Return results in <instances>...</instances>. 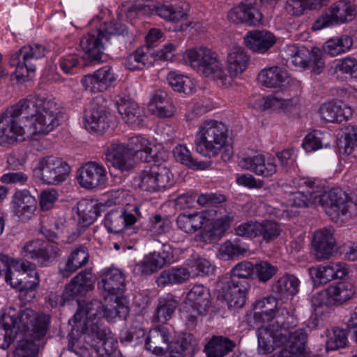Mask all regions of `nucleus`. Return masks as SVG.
I'll list each match as a JSON object with an SVG mask.
<instances>
[{"label": "nucleus", "instance_id": "nucleus-10", "mask_svg": "<svg viewBox=\"0 0 357 357\" xmlns=\"http://www.w3.org/2000/svg\"><path fill=\"white\" fill-rule=\"evenodd\" d=\"M142 217L140 206L138 205L118 208L105 215L104 225L109 232L119 234L123 238L126 239L127 236L137 233L135 225Z\"/></svg>", "mask_w": 357, "mask_h": 357}, {"label": "nucleus", "instance_id": "nucleus-38", "mask_svg": "<svg viewBox=\"0 0 357 357\" xmlns=\"http://www.w3.org/2000/svg\"><path fill=\"white\" fill-rule=\"evenodd\" d=\"M101 31H93L80 40V47L92 60L100 61L104 50Z\"/></svg>", "mask_w": 357, "mask_h": 357}, {"label": "nucleus", "instance_id": "nucleus-43", "mask_svg": "<svg viewBox=\"0 0 357 357\" xmlns=\"http://www.w3.org/2000/svg\"><path fill=\"white\" fill-rule=\"evenodd\" d=\"M191 275L188 268L184 266H174L163 271L157 279L158 286L179 284L187 281Z\"/></svg>", "mask_w": 357, "mask_h": 357}, {"label": "nucleus", "instance_id": "nucleus-61", "mask_svg": "<svg viewBox=\"0 0 357 357\" xmlns=\"http://www.w3.org/2000/svg\"><path fill=\"white\" fill-rule=\"evenodd\" d=\"M278 268L267 261H260L255 265V271L260 282L269 280L276 273Z\"/></svg>", "mask_w": 357, "mask_h": 357}, {"label": "nucleus", "instance_id": "nucleus-33", "mask_svg": "<svg viewBox=\"0 0 357 357\" xmlns=\"http://www.w3.org/2000/svg\"><path fill=\"white\" fill-rule=\"evenodd\" d=\"M174 261V255L171 247L164 244L160 251L149 253L142 263V271L151 274L167 264Z\"/></svg>", "mask_w": 357, "mask_h": 357}, {"label": "nucleus", "instance_id": "nucleus-34", "mask_svg": "<svg viewBox=\"0 0 357 357\" xmlns=\"http://www.w3.org/2000/svg\"><path fill=\"white\" fill-rule=\"evenodd\" d=\"M170 334L165 328H156L149 331L146 338L145 347L155 355L162 354L171 346Z\"/></svg>", "mask_w": 357, "mask_h": 357}, {"label": "nucleus", "instance_id": "nucleus-13", "mask_svg": "<svg viewBox=\"0 0 357 357\" xmlns=\"http://www.w3.org/2000/svg\"><path fill=\"white\" fill-rule=\"evenodd\" d=\"M356 14V6L349 0L335 1L317 19L313 29L320 30L351 22L354 19Z\"/></svg>", "mask_w": 357, "mask_h": 357}, {"label": "nucleus", "instance_id": "nucleus-6", "mask_svg": "<svg viewBox=\"0 0 357 357\" xmlns=\"http://www.w3.org/2000/svg\"><path fill=\"white\" fill-rule=\"evenodd\" d=\"M195 146L198 153L208 158L222 153L223 160H229L233 154L229 143L227 126L213 119L203 121L195 133Z\"/></svg>", "mask_w": 357, "mask_h": 357}, {"label": "nucleus", "instance_id": "nucleus-27", "mask_svg": "<svg viewBox=\"0 0 357 357\" xmlns=\"http://www.w3.org/2000/svg\"><path fill=\"white\" fill-rule=\"evenodd\" d=\"M116 102L119 113L126 124L135 128L143 123L144 113L136 102L122 96H118Z\"/></svg>", "mask_w": 357, "mask_h": 357}, {"label": "nucleus", "instance_id": "nucleus-47", "mask_svg": "<svg viewBox=\"0 0 357 357\" xmlns=\"http://www.w3.org/2000/svg\"><path fill=\"white\" fill-rule=\"evenodd\" d=\"M330 138L331 135L328 132L316 130L308 133L304 137L302 146L307 152L315 151L330 146Z\"/></svg>", "mask_w": 357, "mask_h": 357}, {"label": "nucleus", "instance_id": "nucleus-62", "mask_svg": "<svg viewBox=\"0 0 357 357\" xmlns=\"http://www.w3.org/2000/svg\"><path fill=\"white\" fill-rule=\"evenodd\" d=\"M259 222L248 221L239 225L236 228V234L242 237L253 238L259 234Z\"/></svg>", "mask_w": 357, "mask_h": 357}, {"label": "nucleus", "instance_id": "nucleus-60", "mask_svg": "<svg viewBox=\"0 0 357 357\" xmlns=\"http://www.w3.org/2000/svg\"><path fill=\"white\" fill-rule=\"evenodd\" d=\"M335 69L353 78H357V59L351 56L341 59L337 61Z\"/></svg>", "mask_w": 357, "mask_h": 357}, {"label": "nucleus", "instance_id": "nucleus-24", "mask_svg": "<svg viewBox=\"0 0 357 357\" xmlns=\"http://www.w3.org/2000/svg\"><path fill=\"white\" fill-rule=\"evenodd\" d=\"M278 300L274 296H269L257 300L255 305V313L252 317L248 314V322L250 326L270 321L278 314Z\"/></svg>", "mask_w": 357, "mask_h": 357}, {"label": "nucleus", "instance_id": "nucleus-28", "mask_svg": "<svg viewBox=\"0 0 357 357\" xmlns=\"http://www.w3.org/2000/svg\"><path fill=\"white\" fill-rule=\"evenodd\" d=\"M244 43L252 52L264 54L275 44L276 38L268 31L252 30L247 32L244 36Z\"/></svg>", "mask_w": 357, "mask_h": 357}, {"label": "nucleus", "instance_id": "nucleus-29", "mask_svg": "<svg viewBox=\"0 0 357 357\" xmlns=\"http://www.w3.org/2000/svg\"><path fill=\"white\" fill-rule=\"evenodd\" d=\"M296 104V99L284 98L278 93L268 96L266 98L256 96L250 100V105L257 109H273L284 112L289 111Z\"/></svg>", "mask_w": 357, "mask_h": 357}, {"label": "nucleus", "instance_id": "nucleus-4", "mask_svg": "<svg viewBox=\"0 0 357 357\" xmlns=\"http://www.w3.org/2000/svg\"><path fill=\"white\" fill-rule=\"evenodd\" d=\"M236 213L221 206L202 212L181 213L176 218L178 228L187 233L194 234L201 230L199 241L211 243L219 241L234 221Z\"/></svg>", "mask_w": 357, "mask_h": 357}, {"label": "nucleus", "instance_id": "nucleus-3", "mask_svg": "<svg viewBox=\"0 0 357 357\" xmlns=\"http://www.w3.org/2000/svg\"><path fill=\"white\" fill-rule=\"evenodd\" d=\"M48 242L35 239L26 242L21 249V255L26 260L14 261L1 270L5 282L13 289L19 291L34 289L39 284V275L35 266L47 267L50 266L61 255L58 245L53 243L56 238L54 232L45 234Z\"/></svg>", "mask_w": 357, "mask_h": 357}, {"label": "nucleus", "instance_id": "nucleus-25", "mask_svg": "<svg viewBox=\"0 0 357 357\" xmlns=\"http://www.w3.org/2000/svg\"><path fill=\"white\" fill-rule=\"evenodd\" d=\"M335 239L332 227L316 231L313 236L312 247L319 260L328 259L335 252Z\"/></svg>", "mask_w": 357, "mask_h": 357}, {"label": "nucleus", "instance_id": "nucleus-30", "mask_svg": "<svg viewBox=\"0 0 357 357\" xmlns=\"http://www.w3.org/2000/svg\"><path fill=\"white\" fill-rule=\"evenodd\" d=\"M250 287L248 280L230 279L227 282L224 297L227 301L228 307L231 309L242 307L246 301V293Z\"/></svg>", "mask_w": 357, "mask_h": 357}, {"label": "nucleus", "instance_id": "nucleus-50", "mask_svg": "<svg viewBox=\"0 0 357 357\" xmlns=\"http://www.w3.org/2000/svg\"><path fill=\"white\" fill-rule=\"evenodd\" d=\"M178 305V301L172 295L160 298L155 319L160 323H165L171 319Z\"/></svg>", "mask_w": 357, "mask_h": 357}, {"label": "nucleus", "instance_id": "nucleus-42", "mask_svg": "<svg viewBox=\"0 0 357 357\" xmlns=\"http://www.w3.org/2000/svg\"><path fill=\"white\" fill-rule=\"evenodd\" d=\"M300 281L293 275L280 277L272 285V292L280 298L296 295L299 290Z\"/></svg>", "mask_w": 357, "mask_h": 357}, {"label": "nucleus", "instance_id": "nucleus-26", "mask_svg": "<svg viewBox=\"0 0 357 357\" xmlns=\"http://www.w3.org/2000/svg\"><path fill=\"white\" fill-rule=\"evenodd\" d=\"M349 273L347 264L341 261L331 262L327 266H319L310 268V274L314 283L326 284L336 279L345 277Z\"/></svg>", "mask_w": 357, "mask_h": 357}, {"label": "nucleus", "instance_id": "nucleus-31", "mask_svg": "<svg viewBox=\"0 0 357 357\" xmlns=\"http://www.w3.org/2000/svg\"><path fill=\"white\" fill-rule=\"evenodd\" d=\"M319 113L322 119L332 123H342L353 114L352 109L341 100H333L323 104Z\"/></svg>", "mask_w": 357, "mask_h": 357}, {"label": "nucleus", "instance_id": "nucleus-45", "mask_svg": "<svg viewBox=\"0 0 357 357\" xmlns=\"http://www.w3.org/2000/svg\"><path fill=\"white\" fill-rule=\"evenodd\" d=\"M105 204L100 202L96 204L87 202H81L77 205L78 221L83 227H88L104 211Z\"/></svg>", "mask_w": 357, "mask_h": 357}, {"label": "nucleus", "instance_id": "nucleus-40", "mask_svg": "<svg viewBox=\"0 0 357 357\" xmlns=\"http://www.w3.org/2000/svg\"><path fill=\"white\" fill-rule=\"evenodd\" d=\"M89 255L85 246L76 248L70 254L68 260L60 266L59 271L63 277H68L78 268L85 265L89 260Z\"/></svg>", "mask_w": 357, "mask_h": 357}, {"label": "nucleus", "instance_id": "nucleus-35", "mask_svg": "<svg viewBox=\"0 0 357 357\" xmlns=\"http://www.w3.org/2000/svg\"><path fill=\"white\" fill-rule=\"evenodd\" d=\"M13 212L20 218H29L36 208V199L26 190L15 192L13 197Z\"/></svg>", "mask_w": 357, "mask_h": 357}, {"label": "nucleus", "instance_id": "nucleus-63", "mask_svg": "<svg viewBox=\"0 0 357 357\" xmlns=\"http://www.w3.org/2000/svg\"><path fill=\"white\" fill-rule=\"evenodd\" d=\"M28 180V175L23 172H10L3 174L0 178V181L7 185H24Z\"/></svg>", "mask_w": 357, "mask_h": 357}, {"label": "nucleus", "instance_id": "nucleus-51", "mask_svg": "<svg viewBox=\"0 0 357 357\" xmlns=\"http://www.w3.org/2000/svg\"><path fill=\"white\" fill-rule=\"evenodd\" d=\"M328 0H287L285 5L287 12L291 15H301L307 9L312 10L324 6Z\"/></svg>", "mask_w": 357, "mask_h": 357}, {"label": "nucleus", "instance_id": "nucleus-9", "mask_svg": "<svg viewBox=\"0 0 357 357\" xmlns=\"http://www.w3.org/2000/svg\"><path fill=\"white\" fill-rule=\"evenodd\" d=\"M47 52L45 45L33 43L10 54L9 65L15 68L13 75L18 82H26L31 78L36 69L34 61L43 58Z\"/></svg>", "mask_w": 357, "mask_h": 357}, {"label": "nucleus", "instance_id": "nucleus-57", "mask_svg": "<svg viewBox=\"0 0 357 357\" xmlns=\"http://www.w3.org/2000/svg\"><path fill=\"white\" fill-rule=\"evenodd\" d=\"M255 272V266L248 261H243L237 264L231 271V276L230 279L236 280H247L252 277Z\"/></svg>", "mask_w": 357, "mask_h": 357}, {"label": "nucleus", "instance_id": "nucleus-53", "mask_svg": "<svg viewBox=\"0 0 357 357\" xmlns=\"http://www.w3.org/2000/svg\"><path fill=\"white\" fill-rule=\"evenodd\" d=\"M248 250V248L238 239H235L223 243L220 247L219 255L222 259L229 260L243 255Z\"/></svg>", "mask_w": 357, "mask_h": 357}, {"label": "nucleus", "instance_id": "nucleus-56", "mask_svg": "<svg viewBox=\"0 0 357 357\" xmlns=\"http://www.w3.org/2000/svg\"><path fill=\"white\" fill-rule=\"evenodd\" d=\"M259 230L258 237H261L266 242L275 240L282 232L280 225L275 222L268 220L260 222Z\"/></svg>", "mask_w": 357, "mask_h": 357}, {"label": "nucleus", "instance_id": "nucleus-39", "mask_svg": "<svg viewBox=\"0 0 357 357\" xmlns=\"http://www.w3.org/2000/svg\"><path fill=\"white\" fill-rule=\"evenodd\" d=\"M287 72L278 66L262 70L258 75V80L265 86L276 88L284 86L289 82Z\"/></svg>", "mask_w": 357, "mask_h": 357}, {"label": "nucleus", "instance_id": "nucleus-48", "mask_svg": "<svg viewBox=\"0 0 357 357\" xmlns=\"http://www.w3.org/2000/svg\"><path fill=\"white\" fill-rule=\"evenodd\" d=\"M167 79L169 84L176 91L182 92L186 95L192 94L195 91V84L193 80L176 71L169 73Z\"/></svg>", "mask_w": 357, "mask_h": 357}, {"label": "nucleus", "instance_id": "nucleus-59", "mask_svg": "<svg viewBox=\"0 0 357 357\" xmlns=\"http://www.w3.org/2000/svg\"><path fill=\"white\" fill-rule=\"evenodd\" d=\"M81 59L76 54H66L59 59L60 69L66 74L73 73L81 64Z\"/></svg>", "mask_w": 357, "mask_h": 357}, {"label": "nucleus", "instance_id": "nucleus-52", "mask_svg": "<svg viewBox=\"0 0 357 357\" xmlns=\"http://www.w3.org/2000/svg\"><path fill=\"white\" fill-rule=\"evenodd\" d=\"M277 321V325L271 324L275 328H278L280 330H289L296 326L298 324V319L296 316L294 314V310H289L285 306H280L278 309V314L275 317Z\"/></svg>", "mask_w": 357, "mask_h": 357}, {"label": "nucleus", "instance_id": "nucleus-49", "mask_svg": "<svg viewBox=\"0 0 357 357\" xmlns=\"http://www.w3.org/2000/svg\"><path fill=\"white\" fill-rule=\"evenodd\" d=\"M147 47L137 48L126 59L124 65L130 70H140L151 65Z\"/></svg>", "mask_w": 357, "mask_h": 357}, {"label": "nucleus", "instance_id": "nucleus-12", "mask_svg": "<svg viewBox=\"0 0 357 357\" xmlns=\"http://www.w3.org/2000/svg\"><path fill=\"white\" fill-rule=\"evenodd\" d=\"M355 291V287L351 282H338L317 292L312 298V303L314 307L338 306L350 300Z\"/></svg>", "mask_w": 357, "mask_h": 357}, {"label": "nucleus", "instance_id": "nucleus-19", "mask_svg": "<svg viewBox=\"0 0 357 357\" xmlns=\"http://www.w3.org/2000/svg\"><path fill=\"white\" fill-rule=\"evenodd\" d=\"M110 122V113L95 100L84 110V126L89 132L102 133L109 127Z\"/></svg>", "mask_w": 357, "mask_h": 357}, {"label": "nucleus", "instance_id": "nucleus-11", "mask_svg": "<svg viewBox=\"0 0 357 357\" xmlns=\"http://www.w3.org/2000/svg\"><path fill=\"white\" fill-rule=\"evenodd\" d=\"M281 55L288 66L311 69L315 74H319L324 68L321 51L317 48L310 52L304 46L289 44L282 49Z\"/></svg>", "mask_w": 357, "mask_h": 357}, {"label": "nucleus", "instance_id": "nucleus-54", "mask_svg": "<svg viewBox=\"0 0 357 357\" xmlns=\"http://www.w3.org/2000/svg\"><path fill=\"white\" fill-rule=\"evenodd\" d=\"M176 161L194 169H204V163L197 162L192 158L190 150L184 145H177L173 150Z\"/></svg>", "mask_w": 357, "mask_h": 357}, {"label": "nucleus", "instance_id": "nucleus-16", "mask_svg": "<svg viewBox=\"0 0 357 357\" xmlns=\"http://www.w3.org/2000/svg\"><path fill=\"white\" fill-rule=\"evenodd\" d=\"M227 17L235 24L256 26L262 24L264 16L259 7L258 0H244L229 10Z\"/></svg>", "mask_w": 357, "mask_h": 357}, {"label": "nucleus", "instance_id": "nucleus-58", "mask_svg": "<svg viewBox=\"0 0 357 357\" xmlns=\"http://www.w3.org/2000/svg\"><path fill=\"white\" fill-rule=\"evenodd\" d=\"M38 346L31 340L19 342L14 352V357H37Z\"/></svg>", "mask_w": 357, "mask_h": 357}, {"label": "nucleus", "instance_id": "nucleus-20", "mask_svg": "<svg viewBox=\"0 0 357 357\" xmlns=\"http://www.w3.org/2000/svg\"><path fill=\"white\" fill-rule=\"evenodd\" d=\"M93 284L92 273L89 270L81 271L66 285L62 295L57 298L56 305H63L75 296L87 292L93 287Z\"/></svg>", "mask_w": 357, "mask_h": 357}, {"label": "nucleus", "instance_id": "nucleus-15", "mask_svg": "<svg viewBox=\"0 0 357 357\" xmlns=\"http://www.w3.org/2000/svg\"><path fill=\"white\" fill-rule=\"evenodd\" d=\"M172 178V174L169 168L154 164L142 171L137 180L142 190L153 192L170 185Z\"/></svg>", "mask_w": 357, "mask_h": 357}, {"label": "nucleus", "instance_id": "nucleus-32", "mask_svg": "<svg viewBox=\"0 0 357 357\" xmlns=\"http://www.w3.org/2000/svg\"><path fill=\"white\" fill-rule=\"evenodd\" d=\"M133 158H139L144 162H150L155 159V145L142 135L130 137L124 142Z\"/></svg>", "mask_w": 357, "mask_h": 357}, {"label": "nucleus", "instance_id": "nucleus-41", "mask_svg": "<svg viewBox=\"0 0 357 357\" xmlns=\"http://www.w3.org/2000/svg\"><path fill=\"white\" fill-rule=\"evenodd\" d=\"M137 6L144 14H152L155 11L158 16L167 21H178L185 15L181 8L173 6H151L146 3H138Z\"/></svg>", "mask_w": 357, "mask_h": 357}, {"label": "nucleus", "instance_id": "nucleus-1", "mask_svg": "<svg viewBox=\"0 0 357 357\" xmlns=\"http://www.w3.org/2000/svg\"><path fill=\"white\" fill-rule=\"evenodd\" d=\"M61 112L54 98L29 96L10 107L0 116V146L13 145L26 133L47 134L59 126Z\"/></svg>", "mask_w": 357, "mask_h": 357}, {"label": "nucleus", "instance_id": "nucleus-5", "mask_svg": "<svg viewBox=\"0 0 357 357\" xmlns=\"http://www.w3.org/2000/svg\"><path fill=\"white\" fill-rule=\"evenodd\" d=\"M50 317L45 314H35L29 309L16 313H4L0 318V348L8 349L19 333L40 340L46 335Z\"/></svg>", "mask_w": 357, "mask_h": 357}, {"label": "nucleus", "instance_id": "nucleus-2", "mask_svg": "<svg viewBox=\"0 0 357 357\" xmlns=\"http://www.w3.org/2000/svg\"><path fill=\"white\" fill-rule=\"evenodd\" d=\"M292 183L302 190L290 195L289 205L296 207L321 206L335 222L357 216V195L348 194L338 188L324 192L321 181L315 178L297 176L294 178Z\"/></svg>", "mask_w": 357, "mask_h": 357}, {"label": "nucleus", "instance_id": "nucleus-18", "mask_svg": "<svg viewBox=\"0 0 357 357\" xmlns=\"http://www.w3.org/2000/svg\"><path fill=\"white\" fill-rule=\"evenodd\" d=\"M116 79L117 75L114 73L112 68L105 66L92 73L83 76L80 83L85 91L96 94L107 90Z\"/></svg>", "mask_w": 357, "mask_h": 357}, {"label": "nucleus", "instance_id": "nucleus-14", "mask_svg": "<svg viewBox=\"0 0 357 357\" xmlns=\"http://www.w3.org/2000/svg\"><path fill=\"white\" fill-rule=\"evenodd\" d=\"M69 171L70 167L66 162L54 156H47L38 161L33 174L45 184L56 185L66 179Z\"/></svg>", "mask_w": 357, "mask_h": 357}, {"label": "nucleus", "instance_id": "nucleus-8", "mask_svg": "<svg viewBox=\"0 0 357 357\" xmlns=\"http://www.w3.org/2000/svg\"><path fill=\"white\" fill-rule=\"evenodd\" d=\"M183 57L192 68L201 72L205 77L219 80L222 85L227 84V76L216 52L200 47L188 50Z\"/></svg>", "mask_w": 357, "mask_h": 357}, {"label": "nucleus", "instance_id": "nucleus-21", "mask_svg": "<svg viewBox=\"0 0 357 357\" xmlns=\"http://www.w3.org/2000/svg\"><path fill=\"white\" fill-rule=\"evenodd\" d=\"M77 180L81 187L86 189L104 185L107 181L105 168L96 162H87L79 169Z\"/></svg>", "mask_w": 357, "mask_h": 357}, {"label": "nucleus", "instance_id": "nucleus-46", "mask_svg": "<svg viewBox=\"0 0 357 357\" xmlns=\"http://www.w3.org/2000/svg\"><path fill=\"white\" fill-rule=\"evenodd\" d=\"M352 45V38L347 35H342L328 39L324 44L323 50L331 56H335L347 52Z\"/></svg>", "mask_w": 357, "mask_h": 357}, {"label": "nucleus", "instance_id": "nucleus-23", "mask_svg": "<svg viewBox=\"0 0 357 357\" xmlns=\"http://www.w3.org/2000/svg\"><path fill=\"white\" fill-rule=\"evenodd\" d=\"M107 161L121 172H127L134 165V158L124 142H112L105 151Z\"/></svg>", "mask_w": 357, "mask_h": 357}, {"label": "nucleus", "instance_id": "nucleus-55", "mask_svg": "<svg viewBox=\"0 0 357 357\" xmlns=\"http://www.w3.org/2000/svg\"><path fill=\"white\" fill-rule=\"evenodd\" d=\"M326 337V347L328 351L343 348L347 342L346 331L340 328H333L331 331H328Z\"/></svg>", "mask_w": 357, "mask_h": 357}, {"label": "nucleus", "instance_id": "nucleus-37", "mask_svg": "<svg viewBox=\"0 0 357 357\" xmlns=\"http://www.w3.org/2000/svg\"><path fill=\"white\" fill-rule=\"evenodd\" d=\"M208 290L202 284H195L187 294L186 300L197 314H206L210 305Z\"/></svg>", "mask_w": 357, "mask_h": 357}, {"label": "nucleus", "instance_id": "nucleus-44", "mask_svg": "<svg viewBox=\"0 0 357 357\" xmlns=\"http://www.w3.org/2000/svg\"><path fill=\"white\" fill-rule=\"evenodd\" d=\"M235 347L233 341L222 336H213L204 347L206 357H224Z\"/></svg>", "mask_w": 357, "mask_h": 357}, {"label": "nucleus", "instance_id": "nucleus-36", "mask_svg": "<svg viewBox=\"0 0 357 357\" xmlns=\"http://www.w3.org/2000/svg\"><path fill=\"white\" fill-rule=\"evenodd\" d=\"M250 58L242 47L236 46L230 50L227 58L228 73L231 77L242 74L248 68Z\"/></svg>", "mask_w": 357, "mask_h": 357}, {"label": "nucleus", "instance_id": "nucleus-22", "mask_svg": "<svg viewBox=\"0 0 357 357\" xmlns=\"http://www.w3.org/2000/svg\"><path fill=\"white\" fill-rule=\"evenodd\" d=\"M98 288L110 296L109 300H114L118 294L123 293L126 286V278L123 273L115 268L102 270L98 283Z\"/></svg>", "mask_w": 357, "mask_h": 357}, {"label": "nucleus", "instance_id": "nucleus-7", "mask_svg": "<svg viewBox=\"0 0 357 357\" xmlns=\"http://www.w3.org/2000/svg\"><path fill=\"white\" fill-rule=\"evenodd\" d=\"M259 351L261 354L272 352L275 347L288 343V349L292 357L302 356L306 349L307 334L303 329L294 332L280 330L274 326H261L257 331Z\"/></svg>", "mask_w": 357, "mask_h": 357}, {"label": "nucleus", "instance_id": "nucleus-17", "mask_svg": "<svg viewBox=\"0 0 357 357\" xmlns=\"http://www.w3.org/2000/svg\"><path fill=\"white\" fill-rule=\"evenodd\" d=\"M238 165L262 177H271L278 171L276 158L271 155H245L239 158Z\"/></svg>", "mask_w": 357, "mask_h": 357}, {"label": "nucleus", "instance_id": "nucleus-64", "mask_svg": "<svg viewBox=\"0 0 357 357\" xmlns=\"http://www.w3.org/2000/svg\"><path fill=\"white\" fill-rule=\"evenodd\" d=\"M214 271L211 263L205 258H198L191 265V271L197 276L208 275Z\"/></svg>", "mask_w": 357, "mask_h": 357}]
</instances>
